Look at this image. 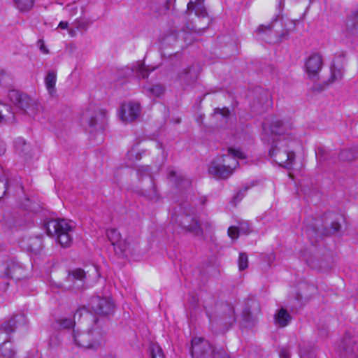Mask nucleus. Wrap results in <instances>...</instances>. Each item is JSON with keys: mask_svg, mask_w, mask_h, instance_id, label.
<instances>
[{"mask_svg": "<svg viewBox=\"0 0 358 358\" xmlns=\"http://www.w3.org/2000/svg\"><path fill=\"white\" fill-rule=\"evenodd\" d=\"M341 216L336 213H328L322 218H314L307 224L306 234L309 239L317 241L323 236L335 234L341 230L339 220Z\"/></svg>", "mask_w": 358, "mask_h": 358, "instance_id": "f257e3e1", "label": "nucleus"}, {"mask_svg": "<svg viewBox=\"0 0 358 358\" xmlns=\"http://www.w3.org/2000/svg\"><path fill=\"white\" fill-rule=\"evenodd\" d=\"M228 152L229 155L223 158V164H218L214 162L211 163L208 168L210 174L219 179H226L231 176L234 170L238 165L236 159L245 158L244 153L238 149L229 148Z\"/></svg>", "mask_w": 358, "mask_h": 358, "instance_id": "f03ea898", "label": "nucleus"}, {"mask_svg": "<svg viewBox=\"0 0 358 358\" xmlns=\"http://www.w3.org/2000/svg\"><path fill=\"white\" fill-rule=\"evenodd\" d=\"M98 320H94V325L88 331H73L74 343L85 349L97 350L103 341V332L97 329Z\"/></svg>", "mask_w": 358, "mask_h": 358, "instance_id": "7ed1b4c3", "label": "nucleus"}, {"mask_svg": "<svg viewBox=\"0 0 358 358\" xmlns=\"http://www.w3.org/2000/svg\"><path fill=\"white\" fill-rule=\"evenodd\" d=\"M26 324V318L24 315H16L9 321L4 322L0 328V350L4 357L14 358L15 352L10 349L9 334L13 332L17 328Z\"/></svg>", "mask_w": 358, "mask_h": 358, "instance_id": "20e7f679", "label": "nucleus"}, {"mask_svg": "<svg viewBox=\"0 0 358 358\" xmlns=\"http://www.w3.org/2000/svg\"><path fill=\"white\" fill-rule=\"evenodd\" d=\"M45 229L48 235L55 236L62 247L68 248L71 245L73 228L66 220H50L45 223Z\"/></svg>", "mask_w": 358, "mask_h": 358, "instance_id": "39448f33", "label": "nucleus"}, {"mask_svg": "<svg viewBox=\"0 0 358 358\" xmlns=\"http://www.w3.org/2000/svg\"><path fill=\"white\" fill-rule=\"evenodd\" d=\"M8 97L22 113L29 116H35L41 110V106L35 99L17 90H10L8 93Z\"/></svg>", "mask_w": 358, "mask_h": 358, "instance_id": "423d86ee", "label": "nucleus"}, {"mask_svg": "<svg viewBox=\"0 0 358 358\" xmlns=\"http://www.w3.org/2000/svg\"><path fill=\"white\" fill-rule=\"evenodd\" d=\"M191 353L192 358H228L223 348L215 350L208 341L202 338H192Z\"/></svg>", "mask_w": 358, "mask_h": 358, "instance_id": "0eeeda50", "label": "nucleus"}, {"mask_svg": "<svg viewBox=\"0 0 358 358\" xmlns=\"http://www.w3.org/2000/svg\"><path fill=\"white\" fill-rule=\"evenodd\" d=\"M269 155L280 166L289 169L295 159V154L289 150L288 141H278L269 150Z\"/></svg>", "mask_w": 358, "mask_h": 358, "instance_id": "6e6552de", "label": "nucleus"}, {"mask_svg": "<svg viewBox=\"0 0 358 358\" xmlns=\"http://www.w3.org/2000/svg\"><path fill=\"white\" fill-rule=\"evenodd\" d=\"M106 116V113L104 110L91 106L83 113L81 122L84 126L94 128L99 123L103 124Z\"/></svg>", "mask_w": 358, "mask_h": 358, "instance_id": "1a4fd4ad", "label": "nucleus"}, {"mask_svg": "<svg viewBox=\"0 0 358 358\" xmlns=\"http://www.w3.org/2000/svg\"><path fill=\"white\" fill-rule=\"evenodd\" d=\"M86 274L82 268H75L69 271L66 278V283L62 285L64 289L79 291L85 284Z\"/></svg>", "mask_w": 358, "mask_h": 358, "instance_id": "9d476101", "label": "nucleus"}, {"mask_svg": "<svg viewBox=\"0 0 358 358\" xmlns=\"http://www.w3.org/2000/svg\"><path fill=\"white\" fill-rule=\"evenodd\" d=\"M92 310L94 313L101 316L110 315L113 313L115 306L112 301L107 298L94 296L90 303Z\"/></svg>", "mask_w": 358, "mask_h": 358, "instance_id": "9b49d317", "label": "nucleus"}, {"mask_svg": "<svg viewBox=\"0 0 358 358\" xmlns=\"http://www.w3.org/2000/svg\"><path fill=\"white\" fill-rule=\"evenodd\" d=\"M179 222L181 227L186 231L197 236L202 234V229L194 210L191 213L185 212L182 214L180 216Z\"/></svg>", "mask_w": 358, "mask_h": 358, "instance_id": "f8f14e48", "label": "nucleus"}, {"mask_svg": "<svg viewBox=\"0 0 358 358\" xmlns=\"http://www.w3.org/2000/svg\"><path fill=\"white\" fill-rule=\"evenodd\" d=\"M323 66V57L319 52H312L305 61V69L308 77L317 76Z\"/></svg>", "mask_w": 358, "mask_h": 358, "instance_id": "ddd939ff", "label": "nucleus"}, {"mask_svg": "<svg viewBox=\"0 0 358 358\" xmlns=\"http://www.w3.org/2000/svg\"><path fill=\"white\" fill-rule=\"evenodd\" d=\"M141 113L140 104L129 102L123 103L120 108V117L122 122H132L137 120Z\"/></svg>", "mask_w": 358, "mask_h": 358, "instance_id": "4468645a", "label": "nucleus"}, {"mask_svg": "<svg viewBox=\"0 0 358 358\" xmlns=\"http://www.w3.org/2000/svg\"><path fill=\"white\" fill-rule=\"evenodd\" d=\"M7 278L20 280L25 278V270L15 261L10 260L3 264L0 268Z\"/></svg>", "mask_w": 358, "mask_h": 358, "instance_id": "2eb2a0df", "label": "nucleus"}, {"mask_svg": "<svg viewBox=\"0 0 358 358\" xmlns=\"http://www.w3.org/2000/svg\"><path fill=\"white\" fill-rule=\"evenodd\" d=\"M199 72L192 66L183 69L178 75V78L182 85L189 86L195 83L198 79Z\"/></svg>", "mask_w": 358, "mask_h": 358, "instance_id": "dca6fc26", "label": "nucleus"}, {"mask_svg": "<svg viewBox=\"0 0 358 358\" xmlns=\"http://www.w3.org/2000/svg\"><path fill=\"white\" fill-rule=\"evenodd\" d=\"M15 122V115L10 106L0 102V124H9Z\"/></svg>", "mask_w": 358, "mask_h": 358, "instance_id": "f3484780", "label": "nucleus"}, {"mask_svg": "<svg viewBox=\"0 0 358 358\" xmlns=\"http://www.w3.org/2000/svg\"><path fill=\"white\" fill-rule=\"evenodd\" d=\"M291 320V315L283 308H281L274 315L275 324L279 327H287Z\"/></svg>", "mask_w": 358, "mask_h": 358, "instance_id": "a211bd4d", "label": "nucleus"}, {"mask_svg": "<svg viewBox=\"0 0 358 358\" xmlns=\"http://www.w3.org/2000/svg\"><path fill=\"white\" fill-rule=\"evenodd\" d=\"M204 0H190L187 4V10L189 12L194 11L195 15L198 17H204L207 13L203 6Z\"/></svg>", "mask_w": 358, "mask_h": 358, "instance_id": "6ab92c4d", "label": "nucleus"}, {"mask_svg": "<svg viewBox=\"0 0 358 358\" xmlns=\"http://www.w3.org/2000/svg\"><path fill=\"white\" fill-rule=\"evenodd\" d=\"M168 177L178 187L182 186L183 184L185 187L191 185V181L189 179L185 178L180 173H177L173 169H169Z\"/></svg>", "mask_w": 358, "mask_h": 358, "instance_id": "aec40b11", "label": "nucleus"}, {"mask_svg": "<svg viewBox=\"0 0 358 358\" xmlns=\"http://www.w3.org/2000/svg\"><path fill=\"white\" fill-rule=\"evenodd\" d=\"M57 79L56 72L49 71L45 78V84L48 92L52 94L55 90V83Z\"/></svg>", "mask_w": 358, "mask_h": 358, "instance_id": "412c9836", "label": "nucleus"}, {"mask_svg": "<svg viewBox=\"0 0 358 358\" xmlns=\"http://www.w3.org/2000/svg\"><path fill=\"white\" fill-rule=\"evenodd\" d=\"M13 1L20 12H29L34 5V0H13Z\"/></svg>", "mask_w": 358, "mask_h": 358, "instance_id": "4be33fe9", "label": "nucleus"}, {"mask_svg": "<svg viewBox=\"0 0 358 358\" xmlns=\"http://www.w3.org/2000/svg\"><path fill=\"white\" fill-rule=\"evenodd\" d=\"M143 89L148 95L155 96H159L164 91V88L162 85L144 86Z\"/></svg>", "mask_w": 358, "mask_h": 358, "instance_id": "5701e85b", "label": "nucleus"}, {"mask_svg": "<svg viewBox=\"0 0 358 358\" xmlns=\"http://www.w3.org/2000/svg\"><path fill=\"white\" fill-rule=\"evenodd\" d=\"M153 70H155V68L150 69L148 66H145L141 62H138L136 66V74L139 78H147L149 73Z\"/></svg>", "mask_w": 358, "mask_h": 358, "instance_id": "b1692460", "label": "nucleus"}, {"mask_svg": "<svg viewBox=\"0 0 358 358\" xmlns=\"http://www.w3.org/2000/svg\"><path fill=\"white\" fill-rule=\"evenodd\" d=\"M15 148L20 154L27 155L29 146L27 144L24 139L22 138H17L15 141Z\"/></svg>", "mask_w": 358, "mask_h": 358, "instance_id": "393cba45", "label": "nucleus"}, {"mask_svg": "<svg viewBox=\"0 0 358 358\" xmlns=\"http://www.w3.org/2000/svg\"><path fill=\"white\" fill-rule=\"evenodd\" d=\"M107 236L113 245L118 244L121 241V234L115 229H108Z\"/></svg>", "mask_w": 358, "mask_h": 358, "instance_id": "a878e982", "label": "nucleus"}, {"mask_svg": "<svg viewBox=\"0 0 358 358\" xmlns=\"http://www.w3.org/2000/svg\"><path fill=\"white\" fill-rule=\"evenodd\" d=\"M56 324L59 329H71L74 327L75 321L70 318L62 317L57 320Z\"/></svg>", "mask_w": 358, "mask_h": 358, "instance_id": "bb28decb", "label": "nucleus"}, {"mask_svg": "<svg viewBox=\"0 0 358 358\" xmlns=\"http://www.w3.org/2000/svg\"><path fill=\"white\" fill-rule=\"evenodd\" d=\"M29 242V249L33 252H38L42 248V240L40 238H31Z\"/></svg>", "mask_w": 358, "mask_h": 358, "instance_id": "cd10ccee", "label": "nucleus"}, {"mask_svg": "<svg viewBox=\"0 0 358 358\" xmlns=\"http://www.w3.org/2000/svg\"><path fill=\"white\" fill-rule=\"evenodd\" d=\"M248 266V255L245 252H241L238 257V268L240 271L246 269Z\"/></svg>", "mask_w": 358, "mask_h": 358, "instance_id": "c85d7f7f", "label": "nucleus"}, {"mask_svg": "<svg viewBox=\"0 0 358 358\" xmlns=\"http://www.w3.org/2000/svg\"><path fill=\"white\" fill-rule=\"evenodd\" d=\"M83 316H84L85 319H91L92 317L91 314L85 306L78 308L74 315V319L78 318L79 320Z\"/></svg>", "mask_w": 358, "mask_h": 358, "instance_id": "c756f323", "label": "nucleus"}, {"mask_svg": "<svg viewBox=\"0 0 358 358\" xmlns=\"http://www.w3.org/2000/svg\"><path fill=\"white\" fill-rule=\"evenodd\" d=\"M331 73L332 81L341 80L343 77V69L342 68H336L334 65L331 67Z\"/></svg>", "mask_w": 358, "mask_h": 358, "instance_id": "7c9ffc66", "label": "nucleus"}, {"mask_svg": "<svg viewBox=\"0 0 358 358\" xmlns=\"http://www.w3.org/2000/svg\"><path fill=\"white\" fill-rule=\"evenodd\" d=\"M152 358H165L162 349L158 345H153L151 348Z\"/></svg>", "mask_w": 358, "mask_h": 358, "instance_id": "2f4dec72", "label": "nucleus"}, {"mask_svg": "<svg viewBox=\"0 0 358 358\" xmlns=\"http://www.w3.org/2000/svg\"><path fill=\"white\" fill-rule=\"evenodd\" d=\"M127 157L129 160H138L141 158V155L138 152V149L133 147L128 152Z\"/></svg>", "mask_w": 358, "mask_h": 358, "instance_id": "473e14b6", "label": "nucleus"}, {"mask_svg": "<svg viewBox=\"0 0 358 358\" xmlns=\"http://www.w3.org/2000/svg\"><path fill=\"white\" fill-rule=\"evenodd\" d=\"M240 230L236 227H230L228 229V235L232 239H236L238 238Z\"/></svg>", "mask_w": 358, "mask_h": 358, "instance_id": "72a5a7b5", "label": "nucleus"}, {"mask_svg": "<svg viewBox=\"0 0 358 358\" xmlns=\"http://www.w3.org/2000/svg\"><path fill=\"white\" fill-rule=\"evenodd\" d=\"M282 125V122L280 120H277L276 122H273L271 123V129L273 133H280L279 128Z\"/></svg>", "mask_w": 358, "mask_h": 358, "instance_id": "f704fd0d", "label": "nucleus"}, {"mask_svg": "<svg viewBox=\"0 0 358 358\" xmlns=\"http://www.w3.org/2000/svg\"><path fill=\"white\" fill-rule=\"evenodd\" d=\"M238 229L243 234H248L250 231V225L247 222H241Z\"/></svg>", "mask_w": 358, "mask_h": 358, "instance_id": "c9c22d12", "label": "nucleus"}, {"mask_svg": "<svg viewBox=\"0 0 358 358\" xmlns=\"http://www.w3.org/2000/svg\"><path fill=\"white\" fill-rule=\"evenodd\" d=\"M7 188V181L0 178V198L5 194Z\"/></svg>", "mask_w": 358, "mask_h": 358, "instance_id": "e433bc0d", "label": "nucleus"}, {"mask_svg": "<svg viewBox=\"0 0 358 358\" xmlns=\"http://www.w3.org/2000/svg\"><path fill=\"white\" fill-rule=\"evenodd\" d=\"M9 78L10 77L6 73V72L3 69H0V83L3 84L6 82V80H8Z\"/></svg>", "mask_w": 358, "mask_h": 358, "instance_id": "4c0bfd02", "label": "nucleus"}, {"mask_svg": "<svg viewBox=\"0 0 358 358\" xmlns=\"http://www.w3.org/2000/svg\"><path fill=\"white\" fill-rule=\"evenodd\" d=\"M272 28L271 27V24H268V25H261L258 27L257 30L259 32H266L267 31H269L271 30Z\"/></svg>", "mask_w": 358, "mask_h": 358, "instance_id": "58836bf2", "label": "nucleus"}, {"mask_svg": "<svg viewBox=\"0 0 358 358\" xmlns=\"http://www.w3.org/2000/svg\"><path fill=\"white\" fill-rule=\"evenodd\" d=\"M350 17L354 20V24L358 23V8L352 12Z\"/></svg>", "mask_w": 358, "mask_h": 358, "instance_id": "ea45409f", "label": "nucleus"}, {"mask_svg": "<svg viewBox=\"0 0 358 358\" xmlns=\"http://www.w3.org/2000/svg\"><path fill=\"white\" fill-rule=\"evenodd\" d=\"M38 44H39V48H40V50L45 54H47L48 53V50L46 48L45 44H44V42L43 40H39L38 41Z\"/></svg>", "mask_w": 358, "mask_h": 358, "instance_id": "a19ab883", "label": "nucleus"}, {"mask_svg": "<svg viewBox=\"0 0 358 358\" xmlns=\"http://www.w3.org/2000/svg\"><path fill=\"white\" fill-rule=\"evenodd\" d=\"M215 112L216 113H220V114H222L224 117H227L229 115V110L228 108H222V109H219V108H217L215 110Z\"/></svg>", "mask_w": 358, "mask_h": 358, "instance_id": "79ce46f5", "label": "nucleus"}, {"mask_svg": "<svg viewBox=\"0 0 358 358\" xmlns=\"http://www.w3.org/2000/svg\"><path fill=\"white\" fill-rule=\"evenodd\" d=\"M350 154L349 150H343L340 153V159L342 160L349 159L348 156Z\"/></svg>", "mask_w": 358, "mask_h": 358, "instance_id": "37998d69", "label": "nucleus"}, {"mask_svg": "<svg viewBox=\"0 0 358 358\" xmlns=\"http://www.w3.org/2000/svg\"><path fill=\"white\" fill-rule=\"evenodd\" d=\"M289 352L285 349L282 348L280 352V358H289Z\"/></svg>", "mask_w": 358, "mask_h": 358, "instance_id": "c03bdc74", "label": "nucleus"}, {"mask_svg": "<svg viewBox=\"0 0 358 358\" xmlns=\"http://www.w3.org/2000/svg\"><path fill=\"white\" fill-rule=\"evenodd\" d=\"M6 151V143L0 139V155H4Z\"/></svg>", "mask_w": 358, "mask_h": 358, "instance_id": "a18cd8bd", "label": "nucleus"}, {"mask_svg": "<svg viewBox=\"0 0 358 358\" xmlns=\"http://www.w3.org/2000/svg\"><path fill=\"white\" fill-rule=\"evenodd\" d=\"M244 320L248 321V322H254L255 320V318L252 317V316L251 315V313L250 312H247L244 314Z\"/></svg>", "mask_w": 358, "mask_h": 358, "instance_id": "49530a36", "label": "nucleus"}, {"mask_svg": "<svg viewBox=\"0 0 358 358\" xmlns=\"http://www.w3.org/2000/svg\"><path fill=\"white\" fill-rule=\"evenodd\" d=\"M58 27L62 29H65L68 27V22L62 21L59 22Z\"/></svg>", "mask_w": 358, "mask_h": 358, "instance_id": "de8ad7c7", "label": "nucleus"}, {"mask_svg": "<svg viewBox=\"0 0 358 358\" xmlns=\"http://www.w3.org/2000/svg\"><path fill=\"white\" fill-rule=\"evenodd\" d=\"M103 358H115V357L112 354H106L104 355Z\"/></svg>", "mask_w": 358, "mask_h": 358, "instance_id": "09e8293b", "label": "nucleus"}, {"mask_svg": "<svg viewBox=\"0 0 358 358\" xmlns=\"http://www.w3.org/2000/svg\"><path fill=\"white\" fill-rule=\"evenodd\" d=\"M235 321V317L233 316V319H232V321L231 322V324H232V322H234Z\"/></svg>", "mask_w": 358, "mask_h": 358, "instance_id": "8fccbe9b", "label": "nucleus"}, {"mask_svg": "<svg viewBox=\"0 0 358 358\" xmlns=\"http://www.w3.org/2000/svg\"><path fill=\"white\" fill-rule=\"evenodd\" d=\"M241 194V192H240V193H238V194L236 195V196L235 198H238V197L239 196V194Z\"/></svg>", "mask_w": 358, "mask_h": 358, "instance_id": "3c124183", "label": "nucleus"}]
</instances>
